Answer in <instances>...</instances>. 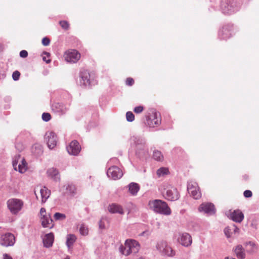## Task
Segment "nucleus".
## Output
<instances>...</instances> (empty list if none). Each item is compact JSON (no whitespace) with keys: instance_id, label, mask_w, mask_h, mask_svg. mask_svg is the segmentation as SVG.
Here are the masks:
<instances>
[{"instance_id":"nucleus-23","label":"nucleus","mask_w":259,"mask_h":259,"mask_svg":"<svg viewBox=\"0 0 259 259\" xmlns=\"http://www.w3.org/2000/svg\"><path fill=\"white\" fill-rule=\"evenodd\" d=\"M139 189V186L137 183H132L128 185L129 192L133 195H136Z\"/></svg>"},{"instance_id":"nucleus-21","label":"nucleus","mask_w":259,"mask_h":259,"mask_svg":"<svg viewBox=\"0 0 259 259\" xmlns=\"http://www.w3.org/2000/svg\"><path fill=\"white\" fill-rule=\"evenodd\" d=\"M54 240V234L52 233H49L45 235L43 242L44 246L46 247H50L52 246Z\"/></svg>"},{"instance_id":"nucleus-7","label":"nucleus","mask_w":259,"mask_h":259,"mask_svg":"<svg viewBox=\"0 0 259 259\" xmlns=\"http://www.w3.org/2000/svg\"><path fill=\"white\" fill-rule=\"evenodd\" d=\"M157 248L160 252L168 256L172 257L176 254L175 251L165 241L159 242L157 245Z\"/></svg>"},{"instance_id":"nucleus-43","label":"nucleus","mask_w":259,"mask_h":259,"mask_svg":"<svg viewBox=\"0 0 259 259\" xmlns=\"http://www.w3.org/2000/svg\"><path fill=\"white\" fill-rule=\"evenodd\" d=\"M4 259H13L12 257L9 254L5 253L3 255Z\"/></svg>"},{"instance_id":"nucleus-44","label":"nucleus","mask_w":259,"mask_h":259,"mask_svg":"<svg viewBox=\"0 0 259 259\" xmlns=\"http://www.w3.org/2000/svg\"><path fill=\"white\" fill-rule=\"evenodd\" d=\"M99 227L101 229H104L105 226L103 224H102V221L101 220L99 222Z\"/></svg>"},{"instance_id":"nucleus-30","label":"nucleus","mask_w":259,"mask_h":259,"mask_svg":"<svg viewBox=\"0 0 259 259\" xmlns=\"http://www.w3.org/2000/svg\"><path fill=\"white\" fill-rule=\"evenodd\" d=\"M76 187L73 184H68L66 187V190L70 194H74L76 192Z\"/></svg>"},{"instance_id":"nucleus-13","label":"nucleus","mask_w":259,"mask_h":259,"mask_svg":"<svg viewBox=\"0 0 259 259\" xmlns=\"http://www.w3.org/2000/svg\"><path fill=\"white\" fill-rule=\"evenodd\" d=\"M46 139L48 146L50 149H53L56 146L57 138L54 132L47 133L46 135Z\"/></svg>"},{"instance_id":"nucleus-20","label":"nucleus","mask_w":259,"mask_h":259,"mask_svg":"<svg viewBox=\"0 0 259 259\" xmlns=\"http://www.w3.org/2000/svg\"><path fill=\"white\" fill-rule=\"evenodd\" d=\"M231 218L234 222L240 223L244 219V215L240 210H235L231 213Z\"/></svg>"},{"instance_id":"nucleus-28","label":"nucleus","mask_w":259,"mask_h":259,"mask_svg":"<svg viewBox=\"0 0 259 259\" xmlns=\"http://www.w3.org/2000/svg\"><path fill=\"white\" fill-rule=\"evenodd\" d=\"M169 172L168 169L166 167H161L159 168L156 174L158 177L164 176V175H167Z\"/></svg>"},{"instance_id":"nucleus-33","label":"nucleus","mask_w":259,"mask_h":259,"mask_svg":"<svg viewBox=\"0 0 259 259\" xmlns=\"http://www.w3.org/2000/svg\"><path fill=\"white\" fill-rule=\"evenodd\" d=\"M126 118L128 121L132 122L135 119V115L131 111H128L126 114Z\"/></svg>"},{"instance_id":"nucleus-14","label":"nucleus","mask_w":259,"mask_h":259,"mask_svg":"<svg viewBox=\"0 0 259 259\" xmlns=\"http://www.w3.org/2000/svg\"><path fill=\"white\" fill-rule=\"evenodd\" d=\"M178 242L183 246L188 247L192 243L191 236L187 233H183L178 238Z\"/></svg>"},{"instance_id":"nucleus-41","label":"nucleus","mask_w":259,"mask_h":259,"mask_svg":"<svg viewBox=\"0 0 259 259\" xmlns=\"http://www.w3.org/2000/svg\"><path fill=\"white\" fill-rule=\"evenodd\" d=\"M50 43V40L48 37H44L42 39V44L45 46H48Z\"/></svg>"},{"instance_id":"nucleus-29","label":"nucleus","mask_w":259,"mask_h":259,"mask_svg":"<svg viewBox=\"0 0 259 259\" xmlns=\"http://www.w3.org/2000/svg\"><path fill=\"white\" fill-rule=\"evenodd\" d=\"M80 76L83 81V84H87L90 83L89 74L87 71L81 72Z\"/></svg>"},{"instance_id":"nucleus-24","label":"nucleus","mask_w":259,"mask_h":259,"mask_svg":"<svg viewBox=\"0 0 259 259\" xmlns=\"http://www.w3.org/2000/svg\"><path fill=\"white\" fill-rule=\"evenodd\" d=\"M48 176L55 180L59 179V175L58 170L54 168H50L47 172Z\"/></svg>"},{"instance_id":"nucleus-18","label":"nucleus","mask_w":259,"mask_h":259,"mask_svg":"<svg viewBox=\"0 0 259 259\" xmlns=\"http://www.w3.org/2000/svg\"><path fill=\"white\" fill-rule=\"evenodd\" d=\"M200 211H203L206 213L212 214L215 213V208L212 203H203L199 207Z\"/></svg>"},{"instance_id":"nucleus-9","label":"nucleus","mask_w":259,"mask_h":259,"mask_svg":"<svg viewBox=\"0 0 259 259\" xmlns=\"http://www.w3.org/2000/svg\"><path fill=\"white\" fill-rule=\"evenodd\" d=\"M163 195L165 198L170 201H175L179 199V194L177 190L171 186H167L164 189Z\"/></svg>"},{"instance_id":"nucleus-3","label":"nucleus","mask_w":259,"mask_h":259,"mask_svg":"<svg viewBox=\"0 0 259 259\" xmlns=\"http://www.w3.org/2000/svg\"><path fill=\"white\" fill-rule=\"evenodd\" d=\"M146 121L145 123L149 127H153L161 123V117L159 112L155 109L149 110L146 115Z\"/></svg>"},{"instance_id":"nucleus-15","label":"nucleus","mask_w":259,"mask_h":259,"mask_svg":"<svg viewBox=\"0 0 259 259\" xmlns=\"http://www.w3.org/2000/svg\"><path fill=\"white\" fill-rule=\"evenodd\" d=\"M81 149L79 143L77 141H72L69 145L67 147V150L69 154L73 155H77Z\"/></svg>"},{"instance_id":"nucleus-17","label":"nucleus","mask_w":259,"mask_h":259,"mask_svg":"<svg viewBox=\"0 0 259 259\" xmlns=\"http://www.w3.org/2000/svg\"><path fill=\"white\" fill-rule=\"evenodd\" d=\"M52 108L54 112L63 114L69 109V105L62 103L56 102L52 104Z\"/></svg>"},{"instance_id":"nucleus-38","label":"nucleus","mask_w":259,"mask_h":259,"mask_svg":"<svg viewBox=\"0 0 259 259\" xmlns=\"http://www.w3.org/2000/svg\"><path fill=\"white\" fill-rule=\"evenodd\" d=\"M135 81L133 78L128 77L126 78L125 83L127 85L132 86L134 84Z\"/></svg>"},{"instance_id":"nucleus-5","label":"nucleus","mask_w":259,"mask_h":259,"mask_svg":"<svg viewBox=\"0 0 259 259\" xmlns=\"http://www.w3.org/2000/svg\"><path fill=\"white\" fill-rule=\"evenodd\" d=\"M13 166L16 170L20 173L25 172L27 169V163L24 157L18 155L15 157L13 161Z\"/></svg>"},{"instance_id":"nucleus-27","label":"nucleus","mask_w":259,"mask_h":259,"mask_svg":"<svg viewBox=\"0 0 259 259\" xmlns=\"http://www.w3.org/2000/svg\"><path fill=\"white\" fill-rule=\"evenodd\" d=\"M153 157L155 160L159 161L163 160L164 159L163 156L162 155L161 152L158 150L154 151Z\"/></svg>"},{"instance_id":"nucleus-4","label":"nucleus","mask_w":259,"mask_h":259,"mask_svg":"<svg viewBox=\"0 0 259 259\" xmlns=\"http://www.w3.org/2000/svg\"><path fill=\"white\" fill-rule=\"evenodd\" d=\"M7 204L11 212L16 214L21 210L23 202L19 199L12 198L8 200Z\"/></svg>"},{"instance_id":"nucleus-36","label":"nucleus","mask_w":259,"mask_h":259,"mask_svg":"<svg viewBox=\"0 0 259 259\" xmlns=\"http://www.w3.org/2000/svg\"><path fill=\"white\" fill-rule=\"evenodd\" d=\"M42 119L45 121H49L51 119V115L49 113H44L42 115Z\"/></svg>"},{"instance_id":"nucleus-40","label":"nucleus","mask_w":259,"mask_h":259,"mask_svg":"<svg viewBox=\"0 0 259 259\" xmlns=\"http://www.w3.org/2000/svg\"><path fill=\"white\" fill-rule=\"evenodd\" d=\"M243 195L246 198H249L252 196V193L250 190H247L244 192Z\"/></svg>"},{"instance_id":"nucleus-34","label":"nucleus","mask_w":259,"mask_h":259,"mask_svg":"<svg viewBox=\"0 0 259 259\" xmlns=\"http://www.w3.org/2000/svg\"><path fill=\"white\" fill-rule=\"evenodd\" d=\"M50 54L47 52H44L42 54V59L46 62L47 63H49L51 62V59H50Z\"/></svg>"},{"instance_id":"nucleus-1","label":"nucleus","mask_w":259,"mask_h":259,"mask_svg":"<svg viewBox=\"0 0 259 259\" xmlns=\"http://www.w3.org/2000/svg\"><path fill=\"white\" fill-rule=\"evenodd\" d=\"M150 207L155 212L164 215H169L171 213L170 208L167 204L160 200L150 201L149 203Z\"/></svg>"},{"instance_id":"nucleus-25","label":"nucleus","mask_w":259,"mask_h":259,"mask_svg":"<svg viewBox=\"0 0 259 259\" xmlns=\"http://www.w3.org/2000/svg\"><path fill=\"white\" fill-rule=\"evenodd\" d=\"M76 239V236L73 234H69L67 235L66 245L68 248H70L73 243L75 242Z\"/></svg>"},{"instance_id":"nucleus-32","label":"nucleus","mask_w":259,"mask_h":259,"mask_svg":"<svg viewBox=\"0 0 259 259\" xmlns=\"http://www.w3.org/2000/svg\"><path fill=\"white\" fill-rule=\"evenodd\" d=\"M61 27L64 30H67L69 28V24L66 21L62 20L59 22Z\"/></svg>"},{"instance_id":"nucleus-42","label":"nucleus","mask_w":259,"mask_h":259,"mask_svg":"<svg viewBox=\"0 0 259 259\" xmlns=\"http://www.w3.org/2000/svg\"><path fill=\"white\" fill-rule=\"evenodd\" d=\"M20 56L22 58H26L28 56V53L25 50H22L20 53Z\"/></svg>"},{"instance_id":"nucleus-2","label":"nucleus","mask_w":259,"mask_h":259,"mask_svg":"<svg viewBox=\"0 0 259 259\" xmlns=\"http://www.w3.org/2000/svg\"><path fill=\"white\" fill-rule=\"evenodd\" d=\"M140 248V245L137 241L134 240H126L124 245L120 247V251L124 255H128L132 253H137Z\"/></svg>"},{"instance_id":"nucleus-10","label":"nucleus","mask_w":259,"mask_h":259,"mask_svg":"<svg viewBox=\"0 0 259 259\" xmlns=\"http://www.w3.org/2000/svg\"><path fill=\"white\" fill-rule=\"evenodd\" d=\"M15 242V238L13 234L8 233L1 237L0 243L4 246H12Z\"/></svg>"},{"instance_id":"nucleus-8","label":"nucleus","mask_w":259,"mask_h":259,"mask_svg":"<svg viewBox=\"0 0 259 259\" xmlns=\"http://www.w3.org/2000/svg\"><path fill=\"white\" fill-rule=\"evenodd\" d=\"M41 225L44 228H52L54 226L53 221L50 214H46V209L41 208L40 210Z\"/></svg>"},{"instance_id":"nucleus-35","label":"nucleus","mask_w":259,"mask_h":259,"mask_svg":"<svg viewBox=\"0 0 259 259\" xmlns=\"http://www.w3.org/2000/svg\"><path fill=\"white\" fill-rule=\"evenodd\" d=\"M54 217V219L56 220H64L66 218V216L65 214L59 213V212L55 213Z\"/></svg>"},{"instance_id":"nucleus-26","label":"nucleus","mask_w":259,"mask_h":259,"mask_svg":"<svg viewBox=\"0 0 259 259\" xmlns=\"http://www.w3.org/2000/svg\"><path fill=\"white\" fill-rule=\"evenodd\" d=\"M232 228H233L231 229L230 227H227L224 229V233L228 238L231 236V231L232 229L234 230L235 233L238 232L239 229L237 228L235 225H233Z\"/></svg>"},{"instance_id":"nucleus-19","label":"nucleus","mask_w":259,"mask_h":259,"mask_svg":"<svg viewBox=\"0 0 259 259\" xmlns=\"http://www.w3.org/2000/svg\"><path fill=\"white\" fill-rule=\"evenodd\" d=\"M109 211L112 213H118L120 214L124 213V211L122 207L116 203H112L109 205L108 207Z\"/></svg>"},{"instance_id":"nucleus-12","label":"nucleus","mask_w":259,"mask_h":259,"mask_svg":"<svg viewBox=\"0 0 259 259\" xmlns=\"http://www.w3.org/2000/svg\"><path fill=\"white\" fill-rule=\"evenodd\" d=\"M107 175L108 177L113 180H117L122 177L123 172L119 167L113 166L108 168Z\"/></svg>"},{"instance_id":"nucleus-6","label":"nucleus","mask_w":259,"mask_h":259,"mask_svg":"<svg viewBox=\"0 0 259 259\" xmlns=\"http://www.w3.org/2000/svg\"><path fill=\"white\" fill-rule=\"evenodd\" d=\"M80 54L76 50L70 49L65 52L64 57L65 60L69 63H75L80 58Z\"/></svg>"},{"instance_id":"nucleus-22","label":"nucleus","mask_w":259,"mask_h":259,"mask_svg":"<svg viewBox=\"0 0 259 259\" xmlns=\"http://www.w3.org/2000/svg\"><path fill=\"white\" fill-rule=\"evenodd\" d=\"M234 252L238 258H243L245 257V251L242 245H238L234 249Z\"/></svg>"},{"instance_id":"nucleus-11","label":"nucleus","mask_w":259,"mask_h":259,"mask_svg":"<svg viewBox=\"0 0 259 259\" xmlns=\"http://www.w3.org/2000/svg\"><path fill=\"white\" fill-rule=\"evenodd\" d=\"M188 191L189 193L195 199H199L201 194L199 188L196 183H191L188 185Z\"/></svg>"},{"instance_id":"nucleus-37","label":"nucleus","mask_w":259,"mask_h":259,"mask_svg":"<svg viewBox=\"0 0 259 259\" xmlns=\"http://www.w3.org/2000/svg\"><path fill=\"white\" fill-rule=\"evenodd\" d=\"M20 76V73L18 71H15L13 73L12 77L14 80H18Z\"/></svg>"},{"instance_id":"nucleus-31","label":"nucleus","mask_w":259,"mask_h":259,"mask_svg":"<svg viewBox=\"0 0 259 259\" xmlns=\"http://www.w3.org/2000/svg\"><path fill=\"white\" fill-rule=\"evenodd\" d=\"M79 232L82 235H87L89 232L88 228L84 225H81L79 229Z\"/></svg>"},{"instance_id":"nucleus-39","label":"nucleus","mask_w":259,"mask_h":259,"mask_svg":"<svg viewBox=\"0 0 259 259\" xmlns=\"http://www.w3.org/2000/svg\"><path fill=\"white\" fill-rule=\"evenodd\" d=\"M144 110V107L142 106H139L136 107L134 109V111L136 113H140Z\"/></svg>"},{"instance_id":"nucleus-46","label":"nucleus","mask_w":259,"mask_h":259,"mask_svg":"<svg viewBox=\"0 0 259 259\" xmlns=\"http://www.w3.org/2000/svg\"><path fill=\"white\" fill-rule=\"evenodd\" d=\"M224 259H235V258H234L233 257H226Z\"/></svg>"},{"instance_id":"nucleus-16","label":"nucleus","mask_w":259,"mask_h":259,"mask_svg":"<svg viewBox=\"0 0 259 259\" xmlns=\"http://www.w3.org/2000/svg\"><path fill=\"white\" fill-rule=\"evenodd\" d=\"M51 192L46 187L40 189L38 194L36 193L35 194L36 197L38 200H40L42 203H45L47 199L49 197Z\"/></svg>"},{"instance_id":"nucleus-45","label":"nucleus","mask_w":259,"mask_h":259,"mask_svg":"<svg viewBox=\"0 0 259 259\" xmlns=\"http://www.w3.org/2000/svg\"><path fill=\"white\" fill-rule=\"evenodd\" d=\"M20 144H17L16 145V147L17 148H18L19 150H21L22 149V147H19V146H20ZM21 147H23L22 145L21 146Z\"/></svg>"}]
</instances>
